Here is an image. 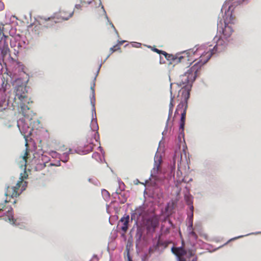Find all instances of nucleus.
<instances>
[{"instance_id":"30","label":"nucleus","mask_w":261,"mask_h":261,"mask_svg":"<svg viewBox=\"0 0 261 261\" xmlns=\"http://www.w3.org/2000/svg\"><path fill=\"white\" fill-rule=\"evenodd\" d=\"M233 30L231 27H229V36L230 35V33H232Z\"/></svg>"},{"instance_id":"2","label":"nucleus","mask_w":261,"mask_h":261,"mask_svg":"<svg viewBox=\"0 0 261 261\" xmlns=\"http://www.w3.org/2000/svg\"><path fill=\"white\" fill-rule=\"evenodd\" d=\"M212 53H208L204 59H200L187 71L179 76L178 84L180 86L191 87L193 83L199 75L201 67L210 60Z\"/></svg>"},{"instance_id":"34","label":"nucleus","mask_w":261,"mask_h":261,"mask_svg":"<svg viewBox=\"0 0 261 261\" xmlns=\"http://www.w3.org/2000/svg\"><path fill=\"white\" fill-rule=\"evenodd\" d=\"M191 210L193 211V206H191Z\"/></svg>"},{"instance_id":"19","label":"nucleus","mask_w":261,"mask_h":261,"mask_svg":"<svg viewBox=\"0 0 261 261\" xmlns=\"http://www.w3.org/2000/svg\"><path fill=\"white\" fill-rule=\"evenodd\" d=\"M29 152V150L28 147H27L25 148L24 154L22 156V159L23 160L25 165H26V163L27 162V159L28 158Z\"/></svg>"},{"instance_id":"22","label":"nucleus","mask_w":261,"mask_h":261,"mask_svg":"<svg viewBox=\"0 0 261 261\" xmlns=\"http://www.w3.org/2000/svg\"><path fill=\"white\" fill-rule=\"evenodd\" d=\"M68 159H69L68 154H67V153H64L63 154V157L62 158L61 160L64 162H66L68 161Z\"/></svg>"},{"instance_id":"18","label":"nucleus","mask_w":261,"mask_h":261,"mask_svg":"<svg viewBox=\"0 0 261 261\" xmlns=\"http://www.w3.org/2000/svg\"><path fill=\"white\" fill-rule=\"evenodd\" d=\"M123 42V41L120 42L119 43V44H117L113 46L112 47L110 48V51L111 54L116 51L120 50V46L122 44Z\"/></svg>"},{"instance_id":"8","label":"nucleus","mask_w":261,"mask_h":261,"mask_svg":"<svg viewBox=\"0 0 261 261\" xmlns=\"http://www.w3.org/2000/svg\"><path fill=\"white\" fill-rule=\"evenodd\" d=\"M181 94V96L183 97V100H181L180 102L177 106V108L175 112V115H177L179 114V112L181 113V111L186 108V112L187 111V101L189 97L190 92L185 88H182V89L179 92V95Z\"/></svg>"},{"instance_id":"20","label":"nucleus","mask_w":261,"mask_h":261,"mask_svg":"<svg viewBox=\"0 0 261 261\" xmlns=\"http://www.w3.org/2000/svg\"><path fill=\"white\" fill-rule=\"evenodd\" d=\"M259 233H261V232H256L250 233H249V234H246V235L240 236H238L237 237H235V238H233L230 239H229V242H231V241H234V240H235L237 239L242 238L244 236H248V235H250V234H259Z\"/></svg>"},{"instance_id":"21","label":"nucleus","mask_w":261,"mask_h":261,"mask_svg":"<svg viewBox=\"0 0 261 261\" xmlns=\"http://www.w3.org/2000/svg\"><path fill=\"white\" fill-rule=\"evenodd\" d=\"M174 106L173 98L171 97L170 102L169 113H172Z\"/></svg>"},{"instance_id":"1","label":"nucleus","mask_w":261,"mask_h":261,"mask_svg":"<svg viewBox=\"0 0 261 261\" xmlns=\"http://www.w3.org/2000/svg\"><path fill=\"white\" fill-rule=\"evenodd\" d=\"M220 44H221V40H219L213 49L210 48L205 49L203 46H201L196 48H194L176 54L175 63L176 64H180L185 67H189L193 63L199 61L200 59H204L208 53H212L213 55L218 50H221L219 48Z\"/></svg>"},{"instance_id":"24","label":"nucleus","mask_w":261,"mask_h":261,"mask_svg":"<svg viewBox=\"0 0 261 261\" xmlns=\"http://www.w3.org/2000/svg\"><path fill=\"white\" fill-rule=\"evenodd\" d=\"M153 50L155 52L157 53L158 54H162V55H163V53H164L163 52L165 51H163V50H159V49H158L157 48H154Z\"/></svg>"},{"instance_id":"33","label":"nucleus","mask_w":261,"mask_h":261,"mask_svg":"<svg viewBox=\"0 0 261 261\" xmlns=\"http://www.w3.org/2000/svg\"><path fill=\"white\" fill-rule=\"evenodd\" d=\"M91 89L92 90V93L93 94L94 93V89L92 87H91Z\"/></svg>"},{"instance_id":"9","label":"nucleus","mask_w":261,"mask_h":261,"mask_svg":"<svg viewBox=\"0 0 261 261\" xmlns=\"http://www.w3.org/2000/svg\"><path fill=\"white\" fill-rule=\"evenodd\" d=\"M8 36H4V38H2L0 41V50L1 55L4 59L10 53L8 43L7 41Z\"/></svg>"},{"instance_id":"6","label":"nucleus","mask_w":261,"mask_h":261,"mask_svg":"<svg viewBox=\"0 0 261 261\" xmlns=\"http://www.w3.org/2000/svg\"><path fill=\"white\" fill-rule=\"evenodd\" d=\"M28 91L25 86L22 85L18 86L16 87L15 89V98H17L20 100L21 103H20L21 110L27 108H29L25 105V103H29V98L27 96Z\"/></svg>"},{"instance_id":"26","label":"nucleus","mask_w":261,"mask_h":261,"mask_svg":"<svg viewBox=\"0 0 261 261\" xmlns=\"http://www.w3.org/2000/svg\"><path fill=\"white\" fill-rule=\"evenodd\" d=\"M228 11V9L227 10V7L226 5H223L222 8V11L223 12V11H225V13H226L227 11Z\"/></svg>"},{"instance_id":"4","label":"nucleus","mask_w":261,"mask_h":261,"mask_svg":"<svg viewBox=\"0 0 261 261\" xmlns=\"http://www.w3.org/2000/svg\"><path fill=\"white\" fill-rule=\"evenodd\" d=\"M172 252L177 256L178 261H197V257L192 249L186 250L182 247H173Z\"/></svg>"},{"instance_id":"27","label":"nucleus","mask_w":261,"mask_h":261,"mask_svg":"<svg viewBox=\"0 0 261 261\" xmlns=\"http://www.w3.org/2000/svg\"><path fill=\"white\" fill-rule=\"evenodd\" d=\"M5 6L4 3L0 1V11L3 10L4 9Z\"/></svg>"},{"instance_id":"31","label":"nucleus","mask_w":261,"mask_h":261,"mask_svg":"<svg viewBox=\"0 0 261 261\" xmlns=\"http://www.w3.org/2000/svg\"><path fill=\"white\" fill-rule=\"evenodd\" d=\"M75 8L79 9H81V6L80 5H75Z\"/></svg>"},{"instance_id":"13","label":"nucleus","mask_w":261,"mask_h":261,"mask_svg":"<svg viewBox=\"0 0 261 261\" xmlns=\"http://www.w3.org/2000/svg\"><path fill=\"white\" fill-rule=\"evenodd\" d=\"M73 14V11L72 9L65 8L59 11L58 16L63 20H66L70 18Z\"/></svg>"},{"instance_id":"7","label":"nucleus","mask_w":261,"mask_h":261,"mask_svg":"<svg viewBox=\"0 0 261 261\" xmlns=\"http://www.w3.org/2000/svg\"><path fill=\"white\" fill-rule=\"evenodd\" d=\"M9 201L5 200L4 202L0 203V212H5V215L3 216L4 220L15 224L16 220L14 218L13 208L11 206L7 205Z\"/></svg>"},{"instance_id":"16","label":"nucleus","mask_w":261,"mask_h":261,"mask_svg":"<svg viewBox=\"0 0 261 261\" xmlns=\"http://www.w3.org/2000/svg\"><path fill=\"white\" fill-rule=\"evenodd\" d=\"M186 108L181 111V118L180 121V126L179 128L182 130L184 129V126L185 124L186 120Z\"/></svg>"},{"instance_id":"15","label":"nucleus","mask_w":261,"mask_h":261,"mask_svg":"<svg viewBox=\"0 0 261 261\" xmlns=\"http://www.w3.org/2000/svg\"><path fill=\"white\" fill-rule=\"evenodd\" d=\"M193 214L191 217L189 219V225L188 226V230L189 231L190 235L193 237L195 239H197V236L196 233L194 231V229L193 228Z\"/></svg>"},{"instance_id":"25","label":"nucleus","mask_w":261,"mask_h":261,"mask_svg":"<svg viewBox=\"0 0 261 261\" xmlns=\"http://www.w3.org/2000/svg\"><path fill=\"white\" fill-rule=\"evenodd\" d=\"M81 2L82 4H90L91 3V1L90 0H81Z\"/></svg>"},{"instance_id":"3","label":"nucleus","mask_w":261,"mask_h":261,"mask_svg":"<svg viewBox=\"0 0 261 261\" xmlns=\"http://www.w3.org/2000/svg\"><path fill=\"white\" fill-rule=\"evenodd\" d=\"M21 174L18 180L14 186H8L7 187L5 195L9 196L12 198L17 197L24 190H25L27 187V182L24 181V178H27L28 175L26 172L23 173L24 176Z\"/></svg>"},{"instance_id":"35","label":"nucleus","mask_w":261,"mask_h":261,"mask_svg":"<svg viewBox=\"0 0 261 261\" xmlns=\"http://www.w3.org/2000/svg\"><path fill=\"white\" fill-rule=\"evenodd\" d=\"M25 146H26L27 147H28V143H27V142H26V143H25Z\"/></svg>"},{"instance_id":"10","label":"nucleus","mask_w":261,"mask_h":261,"mask_svg":"<svg viewBox=\"0 0 261 261\" xmlns=\"http://www.w3.org/2000/svg\"><path fill=\"white\" fill-rule=\"evenodd\" d=\"M244 2L242 0H229V11L231 12V13L229 14V24H234L236 23L235 17L232 16V13L236 7L241 5Z\"/></svg>"},{"instance_id":"12","label":"nucleus","mask_w":261,"mask_h":261,"mask_svg":"<svg viewBox=\"0 0 261 261\" xmlns=\"http://www.w3.org/2000/svg\"><path fill=\"white\" fill-rule=\"evenodd\" d=\"M129 222V216L128 215H124L118 222V227L124 233H125L128 229Z\"/></svg>"},{"instance_id":"11","label":"nucleus","mask_w":261,"mask_h":261,"mask_svg":"<svg viewBox=\"0 0 261 261\" xmlns=\"http://www.w3.org/2000/svg\"><path fill=\"white\" fill-rule=\"evenodd\" d=\"M159 221L156 217L148 218L145 223L146 229L149 231H154L155 229L158 226Z\"/></svg>"},{"instance_id":"17","label":"nucleus","mask_w":261,"mask_h":261,"mask_svg":"<svg viewBox=\"0 0 261 261\" xmlns=\"http://www.w3.org/2000/svg\"><path fill=\"white\" fill-rule=\"evenodd\" d=\"M163 55L165 56L166 59L168 61H171L172 63L174 64H176L175 63V58H176V55H173L171 54H169L167 53L166 51L163 52Z\"/></svg>"},{"instance_id":"29","label":"nucleus","mask_w":261,"mask_h":261,"mask_svg":"<svg viewBox=\"0 0 261 261\" xmlns=\"http://www.w3.org/2000/svg\"><path fill=\"white\" fill-rule=\"evenodd\" d=\"M90 261H98V258L97 257V256H94L91 258V259L90 260Z\"/></svg>"},{"instance_id":"14","label":"nucleus","mask_w":261,"mask_h":261,"mask_svg":"<svg viewBox=\"0 0 261 261\" xmlns=\"http://www.w3.org/2000/svg\"><path fill=\"white\" fill-rule=\"evenodd\" d=\"M162 162L161 159L160 158L158 159V160H155L154 167L151 171L152 175H155L158 174V173L161 171V163Z\"/></svg>"},{"instance_id":"28","label":"nucleus","mask_w":261,"mask_h":261,"mask_svg":"<svg viewBox=\"0 0 261 261\" xmlns=\"http://www.w3.org/2000/svg\"><path fill=\"white\" fill-rule=\"evenodd\" d=\"M48 21L49 22V23L50 25H53L55 21L53 19H51L50 18H48Z\"/></svg>"},{"instance_id":"5","label":"nucleus","mask_w":261,"mask_h":261,"mask_svg":"<svg viewBox=\"0 0 261 261\" xmlns=\"http://www.w3.org/2000/svg\"><path fill=\"white\" fill-rule=\"evenodd\" d=\"M93 113H96L95 109L94 107V104H93V110H92V115H93ZM93 117V116H92ZM91 123L92 126H91L92 130L90 133L89 136L91 137L94 136V138H91L89 140H87V143H89L88 145L86 146V151L87 152L92 151L93 147L94 146L93 140H95L96 142H97V135L98 134L97 130L98 129V126L96 123V121H94V118L92 117L91 119Z\"/></svg>"},{"instance_id":"32","label":"nucleus","mask_w":261,"mask_h":261,"mask_svg":"<svg viewBox=\"0 0 261 261\" xmlns=\"http://www.w3.org/2000/svg\"><path fill=\"white\" fill-rule=\"evenodd\" d=\"M2 82H4V83H6V82H8L7 80H6L5 77H3L2 79Z\"/></svg>"},{"instance_id":"23","label":"nucleus","mask_w":261,"mask_h":261,"mask_svg":"<svg viewBox=\"0 0 261 261\" xmlns=\"http://www.w3.org/2000/svg\"><path fill=\"white\" fill-rule=\"evenodd\" d=\"M7 85H8V82H6V83L2 82V83L1 84V86H2V88L4 92H5L6 91Z\"/></svg>"},{"instance_id":"36","label":"nucleus","mask_w":261,"mask_h":261,"mask_svg":"<svg viewBox=\"0 0 261 261\" xmlns=\"http://www.w3.org/2000/svg\"><path fill=\"white\" fill-rule=\"evenodd\" d=\"M223 33H224V31H223ZM223 35L225 36L224 34H223Z\"/></svg>"}]
</instances>
